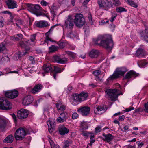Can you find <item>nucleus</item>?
Returning <instances> with one entry per match:
<instances>
[{
    "mask_svg": "<svg viewBox=\"0 0 148 148\" xmlns=\"http://www.w3.org/2000/svg\"><path fill=\"white\" fill-rule=\"evenodd\" d=\"M104 40V36H100L96 39L94 40L95 45H98L107 49H111L113 46V41L110 35H108Z\"/></svg>",
    "mask_w": 148,
    "mask_h": 148,
    "instance_id": "1",
    "label": "nucleus"
},
{
    "mask_svg": "<svg viewBox=\"0 0 148 148\" xmlns=\"http://www.w3.org/2000/svg\"><path fill=\"white\" fill-rule=\"evenodd\" d=\"M105 92L106 93V97L109 100L112 101L117 100L118 96L123 94L119 89L116 88L107 89L105 91Z\"/></svg>",
    "mask_w": 148,
    "mask_h": 148,
    "instance_id": "2",
    "label": "nucleus"
},
{
    "mask_svg": "<svg viewBox=\"0 0 148 148\" xmlns=\"http://www.w3.org/2000/svg\"><path fill=\"white\" fill-rule=\"evenodd\" d=\"M88 96V93L84 91H83L79 94H74L72 98L74 102L73 105H76L78 102H80L86 100Z\"/></svg>",
    "mask_w": 148,
    "mask_h": 148,
    "instance_id": "3",
    "label": "nucleus"
},
{
    "mask_svg": "<svg viewBox=\"0 0 148 148\" xmlns=\"http://www.w3.org/2000/svg\"><path fill=\"white\" fill-rule=\"evenodd\" d=\"M26 5L28 11L36 15L37 16H40L42 15L41 8L39 5L27 3L26 4Z\"/></svg>",
    "mask_w": 148,
    "mask_h": 148,
    "instance_id": "4",
    "label": "nucleus"
},
{
    "mask_svg": "<svg viewBox=\"0 0 148 148\" xmlns=\"http://www.w3.org/2000/svg\"><path fill=\"white\" fill-rule=\"evenodd\" d=\"M126 67H123L116 69L112 75L110 76L107 79L108 81L113 80L119 77L120 76H123L127 71Z\"/></svg>",
    "mask_w": 148,
    "mask_h": 148,
    "instance_id": "5",
    "label": "nucleus"
},
{
    "mask_svg": "<svg viewBox=\"0 0 148 148\" xmlns=\"http://www.w3.org/2000/svg\"><path fill=\"white\" fill-rule=\"evenodd\" d=\"M32 130H28L26 128L20 127L16 130L15 134V137L17 140H21L24 138L27 134H29Z\"/></svg>",
    "mask_w": 148,
    "mask_h": 148,
    "instance_id": "6",
    "label": "nucleus"
},
{
    "mask_svg": "<svg viewBox=\"0 0 148 148\" xmlns=\"http://www.w3.org/2000/svg\"><path fill=\"white\" fill-rule=\"evenodd\" d=\"M84 19L82 14L76 15L74 19L75 25L78 27H81L84 24Z\"/></svg>",
    "mask_w": 148,
    "mask_h": 148,
    "instance_id": "7",
    "label": "nucleus"
},
{
    "mask_svg": "<svg viewBox=\"0 0 148 148\" xmlns=\"http://www.w3.org/2000/svg\"><path fill=\"white\" fill-rule=\"evenodd\" d=\"M97 2L101 8L107 10L112 6L110 1L108 0H97Z\"/></svg>",
    "mask_w": 148,
    "mask_h": 148,
    "instance_id": "8",
    "label": "nucleus"
},
{
    "mask_svg": "<svg viewBox=\"0 0 148 148\" xmlns=\"http://www.w3.org/2000/svg\"><path fill=\"white\" fill-rule=\"evenodd\" d=\"M9 109V102L4 97L0 98V109L8 110Z\"/></svg>",
    "mask_w": 148,
    "mask_h": 148,
    "instance_id": "9",
    "label": "nucleus"
},
{
    "mask_svg": "<svg viewBox=\"0 0 148 148\" xmlns=\"http://www.w3.org/2000/svg\"><path fill=\"white\" fill-rule=\"evenodd\" d=\"M29 114V112L27 110L21 109L18 111L17 116L19 119H23L27 118Z\"/></svg>",
    "mask_w": 148,
    "mask_h": 148,
    "instance_id": "10",
    "label": "nucleus"
},
{
    "mask_svg": "<svg viewBox=\"0 0 148 148\" xmlns=\"http://www.w3.org/2000/svg\"><path fill=\"white\" fill-rule=\"evenodd\" d=\"M90 108L87 106H81L77 110L78 112L83 116H87L89 113Z\"/></svg>",
    "mask_w": 148,
    "mask_h": 148,
    "instance_id": "11",
    "label": "nucleus"
},
{
    "mask_svg": "<svg viewBox=\"0 0 148 148\" xmlns=\"http://www.w3.org/2000/svg\"><path fill=\"white\" fill-rule=\"evenodd\" d=\"M144 26L145 30L142 31L140 34L142 39L148 42V25L145 24Z\"/></svg>",
    "mask_w": 148,
    "mask_h": 148,
    "instance_id": "12",
    "label": "nucleus"
},
{
    "mask_svg": "<svg viewBox=\"0 0 148 148\" xmlns=\"http://www.w3.org/2000/svg\"><path fill=\"white\" fill-rule=\"evenodd\" d=\"M107 110V108L100 106H96L94 108L95 113L99 114H101L103 113Z\"/></svg>",
    "mask_w": 148,
    "mask_h": 148,
    "instance_id": "13",
    "label": "nucleus"
},
{
    "mask_svg": "<svg viewBox=\"0 0 148 148\" xmlns=\"http://www.w3.org/2000/svg\"><path fill=\"white\" fill-rule=\"evenodd\" d=\"M53 60L57 63L60 64H64L67 61L66 58H61L60 55L54 56L53 58Z\"/></svg>",
    "mask_w": 148,
    "mask_h": 148,
    "instance_id": "14",
    "label": "nucleus"
},
{
    "mask_svg": "<svg viewBox=\"0 0 148 148\" xmlns=\"http://www.w3.org/2000/svg\"><path fill=\"white\" fill-rule=\"evenodd\" d=\"M47 124L48 126V131L49 133H51L55 129V122L52 119L49 120L47 121Z\"/></svg>",
    "mask_w": 148,
    "mask_h": 148,
    "instance_id": "15",
    "label": "nucleus"
},
{
    "mask_svg": "<svg viewBox=\"0 0 148 148\" xmlns=\"http://www.w3.org/2000/svg\"><path fill=\"white\" fill-rule=\"evenodd\" d=\"M28 40L26 41L25 42L21 41L19 42L20 46L22 48H24L25 50V53L23 54V55H25L27 53L26 51H29L30 49L29 46L30 45V44H28Z\"/></svg>",
    "mask_w": 148,
    "mask_h": 148,
    "instance_id": "16",
    "label": "nucleus"
},
{
    "mask_svg": "<svg viewBox=\"0 0 148 148\" xmlns=\"http://www.w3.org/2000/svg\"><path fill=\"white\" fill-rule=\"evenodd\" d=\"M74 20L72 18L71 16H69L68 18L65 21V26L69 28H71L74 26Z\"/></svg>",
    "mask_w": 148,
    "mask_h": 148,
    "instance_id": "17",
    "label": "nucleus"
},
{
    "mask_svg": "<svg viewBox=\"0 0 148 148\" xmlns=\"http://www.w3.org/2000/svg\"><path fill=\"white\" fill-rule=\"evenodd\" d=\"M33 100V97L31 95L26 96L23 100V104L24 106L28 105L32 102Z\"/></svg>",
    "mask_w": 148,
    "mask_h": 148,
    "instance_id": "18",
    "label": "nucleus"
},
{
    "mask_svg": "<svg viewBox=\"0 0 148 148\" xmlns=\"http://www.w3.org/2000/svg\"><path fill=\"white\" fill-rule=\"evenodd\" d=\"M138 74L136 73L133 70H131L128 72L125 77V79H129L132 77L135 78L138 76Z\"/></svg>",
    "mask_w": 148,
    "mask_h": 148,
    "instance_id": "19",
    "label": "nucleus"
},
{
    "mask_svg": "<svg viewBox=\"0 0 148 148\" xmlns=\"http://www.w3.org/2000/svg\"><path fill=\"white\" fill-rule=\"evenodd\" d=\"M43 87V86L41 84H38L31 89V92L34 94L37 93L41 90Z\"/></svg>",
    "mask_w": 148,
    "mask_h": 148,
    "instance_id": "20",
    "label": "nucleus"
},
{
    "mask_svg": "<svg viewBox=\"0 0 148 148\" xmlns=\"http://www.w3.org/2000/svg\"><path fill=\"white\" fill-rule=\"evenodd\" d=\"M103 136H104V137L102 138L103 140L108 143H109L111 141L114 137L110 133H108L107 134L103 133Z\"/></svg>",
    "mask_w": 148,
    "mask_h": 148,
    "instance_id": "21",
    "label": "nucleus"
},
{
    "mask_svg": "<svg viewBox=\"0 0 148 148\" xmlns=\"http://www.w3.org/2000/svg\"><path fill=\"white\" fill-rule=\"evenodd\" d=\"M36 26L38 27L42 28L47 27L48 25V23L46 21H37L36 22Z\"/></svg>",
    "mask_w": 148,
    "mask_h": 148,
    "instance_id": "22",
    "label": "nucleus"
},
{
    "mask_svg": "<svg viewBox=\"0 0 148 148\" xmlns=\"http://www.w3.org/2000/svg\"><path fill=\"white\" fill-rule=\"evenodd\" d=\"M59 131L60 134L61 135H64L69 132V130L63 125L59 126Z\"/></svg>",
    "mask_w": 148,
    "mask_h": 148,
    "instance_id": "23",
    "label": "nucleus"
},
{
    "mask_svg": "<svg viewBox=\"0 0 148 148\" xmlns=\"http://www.w3.org/2000/svg\"><path fill=\"white\" fill-rule=\"evenodd\" d=\"M23 38V36L22 34H18L16 35H14L13 36L10 37V39L11 40L16 41L21 40Z\"/></svg>",
    "mask_w": 148,
    "mask_h": 148,
    "instance_id": "24",
    "label": "nucleus"
},
{
    "mask_svg": "<svg viewBox=\"0 0 148 148\" xmlns=\"http://www.w3.org/2000/svg\"><path fill=\"white\" fill-rule=\"evenodd\" d=\"M66 119L65 113L63 112L61 113L59 117L57 118V121L60 123H63L66 121Z\"/></svg>",
    "mask_w": 148,
    "mask_h": 148,
    "instance_id": "25",
    "label": "nucleus"
},
{
    "mask_svg": "<svg viewBox=\"0 0 148 148\" xmlns=\"http://www.w3.org/2000/svg\"><path fill=\"white\" fill-rule=\"evenodd\" d=\"M99 53V51L93 49L90 52L89 56L92 58H96L98 56Z\"/></svg>",
    "mask_w": 148,
    "mask_h": 148,
    "instance_id": "26",
    "label": "nucleus"
},
{
    "mask_svg": "<svg viewBox=\"0 0 148 148\" xmlns=\"http://www.w3.org/2000/svg\"><path fill=\"white\" fill-rule=\"evenodd\" d=\"M36 35L34 34L30 36V40H28V42L30 44V45H35L36 42Z\"/></svg>",
    "mask_w": 148,
    "mask_h": 148,
    "instance_id": "27",
    "label": "nucleus"
},
{
    "mask_svg": "<svg viewBox=\"0 0 148 148\" xmlns=\"http://www.w3.org/2000/svg\"><path fill=\"white\" fill-rule=\"evenodd\" d=\"M18 91L15 89L10 90V99H14L16 98L18 95Z\"/></svg>",
    "mask_w": 148,
    "mask_h": 148,
    "instance_id": "28",
    "label": "nucleus"
},
{
    "mask_svg": "<svg viewBox=\"0 0 148 148\" xmlns=\"http://www.w3.org/2000/svg\"><path fill=\"white\" fill-rule=\"evenodd\" d=\"M43 69L45 73H48L52 70V68L50 64H45L43 67Z\"/></svg>",
    "mask_w": 148,
    "mask_h": 148,
    "instance_id": "29",
    "label": "nucleus"
},
{
    "mask_svg": "<svg viewBox=\"0 0 148 148\" xmlns=\"http://www.w3.org/2000/svg\"><path fill=\"white\" fill-rule=\"evenodd\" d=\"M145 54V51L140 48H139L136 51L135 55L137 57H141L144 56Z\"/></svg>",
    "mask_w": 148,
    "mask_h": 148,
    "instance_id": "30",
    "label": "nucleus"
},
{
    "mask_svg": "<svg viewBox=\"0 0 148 148\" xmlns=\"http://www.w3.org/2000/svg\"><path fill=\"white\" fill-rule=\"evenodd\" d=\"M16 16L14 14L10 12V24H14L15 25V22L16 21Z\"/></svg>",
    "mask_w": 148,
    "mask_h": 148,
    "instance_id": "31",
    "label": "nucleus"
},
{
    "mask_svg": "<svg viewBox=\"0 0 148 148\" xmlns=\"http://www.w3.org/2000/svg\"><path fill=\"white\" fill-rule=\"evenodd\" d=\"M56 105L58 111H63L65 110V106L62 105L61 103H56Z\"/></svg>",
    "mask_w": 148,
    "mask_h": 148,
    "instance_id": "32",
    "label": "nucleus"
},
{
    "mask_svg": "<svg viewBox=\"0 0 148 148\" xmlns=\"http://www.w3.org/2000/svg\"><path fill=\"white\" fill-rule=\"evenodd\" d=\"M6 125L5 120L0 116V129L4 128Z\"/></svg>",
    "mask_w": 148,
    "mask_h": 148,
    "instance_id": "33",
    "label": "nucleus"
},
{
    "mask_svg": "<svg viewBox=\"0 0 148 148\" xmlns=\"http://www.w3.org/2000/svg\"><path fill=\"white\" fill-rule=\"evenodd\" d=\"M4 51L8 52L6 48L5 43L3 42L0 44V52L1 53H3Z\"/></svg>",
    "mask_w": 148,
    "mask_h": 148,
    "instance_id": "34",
    "label": "nucleus"
},
{
    "mask_svg": "<svg viewBox=\"0 0 148 148\" xmlns=\"http://www.w3.org/2000/svg\"><path fill=\"white\" fill-rule=\"evenodd\" d=\"M17 6L16 2L14 0H10V9L16 8Z\"/></svg>",
    "mask_w": 148,
    "mask_h": 148,
    "instance_id": "35",
    "label": "nucleus"
},
{
    "mask_svg": "<svg viewBox=\"0 0 148 148\" xmlns=\"http://www.w3.org/2000/svg\"><path fill=\"white\" fill-rule=\"evenodd\" d=\"M101 72V71L99 70H95L93 72V74L96 76V79L97 80H99L100 81H102V79H100L99 77H97V76L99 75Z\"/></svg>",
    "mask_w": 148,
    "mask_h": 148,
    "instance_id": "36",
    "label": "nucleus"
},
{
    "mask_svg": "<svg viewBox=\"0 0 148 148\" xmlns=\"http://www.w3.org/2000/svg\"><path fill=\"white\" fill-rule=\"evenodd\" d=\"M55 9V7L54 5V4H53L51 7V9L50 10L51 13V14L53 18L52 20H53L54 19L57 14V12L54 11Z\"/></svg>",
    "mask_w": 148,
    "mask_h": 148,
    "instance_id": "37",
    "label": "nucleus"
},
{
    "mask_svg": "<svg viewBox=\"0 0 148 148\" xmlns=\"http://www.w3.org/2000/svg\"><path fill=\"white\" fill-rule=\"evenodd\" d=\"M58 48L57 46L53 45L49 48V51L50 53L53 52L57 51Z\"/></svg>",
    "mask_w": 148,
    "mask_h": 148,
    "instance_id": "38",
    "label": "nucleus"
},
{
    "mask_svg": "<svg viewBox=\"0 0 148 148\" xmlns=\"http://www.w3.org/2000/svg\"><path fill=\"white\" fill-rule=\"evenodd\" d=\"M16 22L15 25V24L19 28H21V27L19 25L23 26V28L24 23L23 21L21 19H18ZM24 27H25L24 26Z\"/></svg>",
    "mask_w": 148,
    "mask_h": 148,
    "instance_id": "39",
    "label": "nucleus"
},
{
    "mask_svg": "<svg viewBox=\"0 0 148 148\" xmlns=\"http://www.w3.org/2000/svg\"><path fill=\"white\" fill-rule=\"evenodd\" d=\"M51 148H59V146L57 144H54L53 142L50 138L49 140Z\"/></svg>",
    "mask_w": 148,
    "mask_h": 148,
    "instance_id": "40",
    "label": "nucleus"
},
{
    "mask_svg": "<svg viewBox=\"0 0 148 148\" xmlns=\"http://www.w3.org/2000/svg\"><path fill=\"white\" fill-rule=\"evenodd\" d=\"M80 130L81 129L84 130H86L88 129V126L87 123L84 121L81 122L80 124Z\"/></svg>",
    "mask_w": 148,
    "mask_h": 148,
    "instance_id": "41",
    "label": "nucleus"
},
{
    "mask_svg": "<svg viewBox=\"0 0 148 148\" xmlns=\"http://www.w3.org/2000/svg\"><path fill=\"white\" fill-rule=\"evenodd\" d=\"M127 2L130 5L135 8L137 7V5L136 3H134L132 0H127Z\"/></svg>",
    "mask_w": 148,
    "mask_h": 148,
    "instance_id": "42",
    "label": "nucleus"
},
{
    "mask_svg": "<svg viewBox=\"0 0 148 148\" xmlns=\"http://www.w3.org/2000/svg\"><path fill=\"white\" fill-rule=\"evenodd\" d=\"M72 143V141L71 140H68L66 141L64 144L63 148H69V146Z\"/></svg>",
    "mask_w": 148,
    "mask_h": 148,
    "instance_id": "43",
    "label": "nucleus"
},
{
    "mask_svg": "<svg viewBox=\"0 0 148 148\" xmlns=\"http://www.w3.org/2000/svg\"><path fill=\"white\" fill-rule=\"evenodd\" d=\"M116 11L118 13H121L123 12L126 11V10L123 7H119L116 8Z\"/></svg>",
    "mask_w": 148,
    "mask_h": 148,
    "instance_id": "44",
    "label": "nucleus"
},
{
    "mask_svg": "<svg viewBox=\"0 0 148 148\" xmlns=\"http://www.w3.org/2000/svg\"><path fill=\"white\" fill-rule=\"evenodd\" d=\"M21 54L20 52H18L14 55L13 59L15 60H17L21 57Z\"/></svg>",
    "mask_w": 148,
    "mask_h": 148,
    "instance_id": "45",
    "label": "nucleus"
},
{
    "mask_svg": "<svg viewBox=\"0 0 148 148\" xmlns=\"http://www.w3.org/2000/svg\"><path fill=\"white\" fill-rule=\"evenodd\" d=\"M113 1V4L116 6H119L121 5V3L119 0H112Z\"/></svg>",
    "mask_w": 148,
    "mask_h": 148,
    "instance_id": "46",
    "label": "nucleus"
},
{
    "mask_svg": "<svg viewBox=\"0 0 148 148\" xmlns=\"http://www.w3.org/2000/svg\"><path fill=\"white\" fill-rule=\"evenodd\" d=\"M52 70H53V69H52ZM53 70L55 72V73L56 74L57 73H60L62 71L60 68L56 66L54 67Z\"/></svg>",
    "mask_w": 148,
    "mask_h": 148,
    "instance_id": "47",
    "label": "nucleus"
},
{
    "mask_svg": "<svg viewBox=\"0 0 148 148\" xmlns=\"http://www.w3.org/2000/svg\"><path fill=\"white\" fill-rule=\"evenodd\" d=\"M81 132V134L82 135L84 136L85 137L89 136L90 135V133L87 131H82V130H80Z\"/></svg>",
    "mask_w": 148,
    "mask_h": 148,
    "instance_id": "48",
    "label": "nucleus"
},
{
    "mask_svg": "<svg viewBox=\"0 0 148 148\" xmlns=\"http://www.w3.org/2000/svg\"><path fill=\"white\" fill-rule=\"evenodd\" d=\"M67 54L69 56L73 58H74L76 56V54L72 52L71 51H68L66 52Z\"/></svg>",
    "mask_w": 148,
    "mask_h": 148,
    "instance_id": "49",
    "label": "nucleus"
},
{
    "mask_svg": "<svg viewBox=\"0 0 148 148\" xmlns=\"http://www.w3.org/2000/svg\"><path fill=\"white\" fill-rule=\"evenodd\" d=\"M49 34L48 33H45V42H47V41H51L53 42V41L49 37Z\"/></svg>",
    "mask_w": 148,
    "mask_h": 148,
    "instance_id": "50",
    "label": "nucleus"
},
{
    "mask_svg": "<svg viewBox=\"0 0 148 148\" xmlns=\"http://www.w3.org/2000/svg\"><path fill=\"white\" fill-rule=\"evenodd\" d=\"M4 24V19L2 17L0 16V27H2Z\"/></svg>",
    "mask_w": 148,
    "mask_h": 148,
    "instance_id": "51",
    "label": "nucleus"
},
{
    "mask_svg": "<svg viewBox=\"0 0 148 148\" xmlns=\"http://www.w3.org/2000/svg\"><path fill=\"white\" fill-rule=\"evenodd\" d=\"M136 143L138 144V148H141L144 145V143L143 142L140 143V141H138Z\"/></svg>",
    "mask_w": 148,
    "mask_h": 148,
    "instance_id": "52",
    "label": "nucleus"
},
{
    "mask_svg": "<svg viewBox=\"0 0 148 148\" xmlns=\"http://www.w3.org/2000/svg\"><path fill=\"white\" fill-rule=\"evenodd\" d=\"M145 109L143 110L146 112L148 113V102L145 104L144 105Z\"/></svg>",
    "mask_w": 148,
    "mask_h": 148,
    "instance_id": "53",
    "label": "nucleus"
},
{
    "mask_svg": "<svg viewBox=\"0 0 148 148\" xmlns=\"http://www.w3.org/2000/svg\"><path fill=\"white\" fill-rule=\"evenodd\" d=\"M29 60L30 61H31V62L30 64H34L35 62V60L34 59V58L32 56H31L29 57Z\"/></svg>",
    "mask_w": 148,
    "mask_h": 148,
    "instance_id": "54",
    "label": "nucleus"
},
{
    "mask_svg": "<svg viewBox=\"0 0 148 148\" xmlns=\"http://www.w3.org/2000/svg\"><path fill=\"white\" fill-rule=\"evenodd\" d=\"M143 109L141 108H139L135 110L134 112V113H138L139 112H143Z\"/></svg>",
    "mask_w": 148,
    "mask_h": 148,
    "instance_id": "55",
    "label": "nucleus"
},
{
    "mask_svg": "<svg viewBox=\"0 0 148 148\" xmlns=\"http://www.w3.org/2000/svg\"><path fill=\"white\" fill-rule=\"evenodd\" d=\"M41 4L43 6H45L47 5L48 4V3L46 2V1L44 0H42L41 1Z\"/></svg>",
    "mask_w": 148,
    "mask_h": 148,
    "instance_id": "56",
    "label": "nucleus"
},
{
    "mask_svg": "<svg viewBox=\"0 0 148 148\" xmlns=\"http://www.w3.org/2000/svg\"><path fill=\"white\" fill-rule=\"evenodd\" d=\"M58 45L60 48L62 49L65 46V43L62 42H59L58 43Z\"/></svg>",
    "mask_w": 148,
    "mask_h": 148,
    "instance_id": "57",
    "label": "nucleus"
},
{
    "mask_svg": "<svg viewBox=\"0 0 148 148\" xmlns=\"http://www.w3.org/2000/svg\"><path fill=\"white\" fill-rule=\"evenodd\" d=\"M89 20L90 23H91V25L93 24V21L92 20V16H91V14L90 13H89L88 14V16Z\"/></svg>",
    "mask_w": 148,
    "mask_h": 148,
    "instance_id": "58",
    "label": "nucleus"
},
{
    "mask_svg": "<svg viewBox=\"0 0 148 148\" xmlns=\"http://www.w3.org/2000/svg\"><path fill=\"white\" fill-rule=\"evenodd\" d=\"M101 127L100 126H98L95 128V132L96 133H97L101 131Z\"/></svg>",
    "mask_w": 148,
    "mask_h": 148,
    "instance_id": "59",
    "label": "nucleus"
},
{
    "mask_svg": "<svg viewBox=\"0 0 148 148\" xmlns=\"http://www.w3.org/2000/svg\"><path fill=\"white\" fill-rule=\"evenodd\" d=\"M10 115H11V116H12V119H13L14 120V122H16L17 121V118H16V115H15V114H14L13 113V114H10Z\"/></svg>",
    "mask_w": 148,
    "mask_h": 148,
    "instance_id": "60",
    "label": "nucleus"
},
{
    "mask_svg": "<svg viewBox=\"0 0 148 148\" xmlns=\"http://www.w3.org/2000/svg\"><path fill=\"white\" fill-rule=\"evenodd\" d=\"M78 116V114L76 113H74L72 115V117L73 119H75L77 118Z\"/></svg>",
    "mask_w": 148,
    "mask_h": 148,
    "instance_id": "61",
    "label": "nucleus"
},
{
    "mask_svg": "<svg viewBox=\"0 0 148 148\" xmlns=\"http://www.w3.org/2000/svg\"><path fill=\"white\" fill-rule=\"evenodd\" d=\"M4 142L5 143H8L9 142V135L4 140Z\"/></svg>",
    "mask_w": 148,
    "mask_h": 148,
    "instance_id": "62",
    "label": "nucleus"
},
{
    "mask_svg": "<svg viewBox=\"0 0 148 148\" xmlns=\"http://www.w3.org/2000/svg\"><path fill=\"white\" fill-rule=\"evenodd\" d=\"M134 109V107H130L129 108H127L125 110V112H128L131 111Z\"/></svg>",
    "mask_w": 148,
    "mask_h": 148,
    "instance_id": "63",
    "label": "nucleus"
},
{
    "mask_svg": "<svg viewBox=\"0 0 148 148\" xmlns=\"http://www.w3.org/2000/svg\"><path fill=\"white\" fill-rule=\"evenodd\" d=\"M125 117V116L124 115H122L119 117V120L121 121H122L124 120Z\"/></svg>",
    "mask_w": 148,
    "mask_h": 148,
    "instance_id": "64",
    "label": "nucleus"
}]
</instances>
